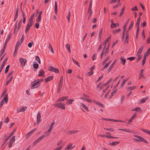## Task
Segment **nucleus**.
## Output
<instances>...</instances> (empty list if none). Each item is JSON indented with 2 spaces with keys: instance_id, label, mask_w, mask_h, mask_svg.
Listing matches in <instances>:
<instances>
[{
  "instance_id": "cd10ccee",
  "label": "nucleus",
  "mask_w": 150,
  "mask_h": 150,
  "mask_svg": "<svg viewBox=\"0 0 150 150\" xmlns=\"http://www.w3.org/2000/svg\"><path fill=\"white\" fill-rule=\"evenodd\" d=\"M140 21V19L139 18H138L137 19V22H136V25L137 26V28H139V24Z\"/></svg>"
},
{
  "instance_id": "6e6d98bb",
  "label": "nucleus",
  "mask_w": 150,
  "mask_h": 150,
  "mask_svg": "<svg viewBox=\"0 0 150 150\" xmlns=\"http://www.w3.org/2000/svg\"><path fill=\"white\" fill-rule=\"evenodd\" d=\"M139 30V28H137V30L136 33V39H137V38L138 37Z\"/></svg>"
},
{
  "instance_id": "58836bf2",
  "label": "nucleus",
  "mask_w": 150,
  "mask_h": 150,
  "mask_svg": "<svg viewBox=\"0 0 150 150\" xmlns=\"http://www.w3.org/2000/svg\"><path fill=\"white\" fill-rule=\"evenodd\" d=\"M72 146V144H68L67 147L65 148V150H69L70 149L71 147Z\"/></svg>"
},
{
  "instance_id": "37998d69",
  "label": "nucleus",
  "mask_w": 150,
  "mask_h": 150,
  "mask_svg": "<svg viewBox=\"0 0 150 150\" xmlns=\"http://www.w3.org/2000/svg\"><path fill=\"white\" fill-rule=\"evenodd\" d=\"M127 81V80H125V79H124L123 81L122 82V83L120 85V86L121 87H122L125 84V83Z\"/></svg>"
},
{
  "instance_id": "4c0bfd02",
  "label": "nucleus",
  "mask_w": 150,
  "mask_h": 150,
  "mask_svg": "<svg viewBox=\"0 0 150 150\" xmlns=\"http://www.w3.org/2000/svg\"><path fill=\"white\" fill-rule=\"evenodd\" d=\"M117 25L116 23H112L110 25V27L111 28H114L116 27Z\"/></svg>"
},
{
  "instance_id": "f8f14e48",
  "label": "nucleus",
  "mask_w": 150,
  "mask_h": 150,
  "mask_svg": "<svg viewBox=\"0 0 150 150\" xmlns=\"http://www.w3.org/2000/svg\"><path fill=\"white\" fill-rule=\"evenodd\" d=\"M27 109V107L26 106H23L21 107L20 109H18V112H23L25 111Z\"/></svg>"
},
{
  "instance_id": "c03bdc74",
  "label": "nucleus",
  "mask_w": 150,
  "mask_h": 150,
  "mask_svg": "<svg viewBox=\"0 0 150 150\" xmlns=\"http://www.w3.org/2000/svg\"><path fill=\"white\" fill-rule=\"evenodd\" d=\"M22 19H21L19 21V22L17 24L18 29H19L21 24L22 22Z\"/></svg>"
},
{
  "instance_id": "a211bd4d",
  "label": "nucleus",
  "mask_w": 150,
  "mask_h": 150,
  "mask_svg": "<svg viewBox=\"0 0 150 150\" xmlns=\"http://www.w3.org/2000/svg\"><path fill=\"white\" fill-rule=\"evenodd\" d=\"M78 132L79 131L78 130H74L69 131L67 133L68 134H73L74 133H76Z\"/></svg>"
},
{
  "instance_id": "a19ab883",
  "label": "nucleus",
  "mask_w": 150,
  "mask_h": 150,
  "mask_svg": "<svg viewBox=\"0 0 150 150\" xmlns=\"http://www.w3.org/2000/svg\"><path fill=\"white\" fill-rule=\"evenodd\" d=\"M22 14H23V23H25V14L23 12H22Z\"/></svg>"
},
{
  "instance_id": "5fc2aeb1",
  "label": "nucleus",
  "mask_w": 150,
  "mask_h": 150,
  "mask_svg": "<svg viewBox=\"0 0 150 150\" xmlns=\"http://www.w3.org/2000/svg\"><path fill=\"white\" fill-rule=\"evenodd\" d=\"M63 98H64L63 97H62L61 98H58L57 100V101L58 102H61L63 101L64 100Z\"/></svg>"
},
{
  "instance_id": "6ab92c4d",
  "label": "nucleus",
  "mask_w": 150,
  "mask_h": 150,
  "mask_svg": "<svg viewBox=\"0 0 150 150\" xmlns=\"http://www.w3.org/2000/svg\"><path fill=\"white\" fill-rule=\"evenodd\" d=\"M143 48V46H142L137 52V54L141 55V53H142Z\"/></svg>"
},
{
  "instance_id": "c756f323",
  "label": "nucleus",
  "mask_w": 150,
  "mask_h": 150,
  "mask_svg": "<svg viewBox=\"0 0 150 150\" xmlns=\"http://www.w3.org/2000/svg\"><path fill=\"white\" fill-rule=\"evenodd\" d=\"M136 116V115L135 113L132 117L129 120V122H131L132 120L134 119Z\"/></svg>"
},
{
  "instance_id": "dca6fc26",
  "label": "nucleus",
  "mask_w": 150,
  "mask_h": 150,
  "mask_svg": "<svg viewBox=\"0 0 150 150\" xmlns=\"http://www.w3.org/2000/svg\"><path fill=\"white\" fill-rule=\"evenodd\" d=\"M119 130H122L128 133H131V131L129 129H119Z\"/></svg>"
},
{
  "instance_id": "864d4df0",
  "label": "nucleus",
  "mask_w": 150,
  "mask_h": 150,
  "mask_svg": "<svg viewBox=\"0 0 150 150\" xmlns=\"http://www.w3.org/2000/svg\"><path fill=\"white\" fill-rule=\"evenodd\" d=\"M36 59V60L37 61H38L39 64H40L41 63V62H40V58L39 57H38V56L36 57V59Z\"/></svg>"
},
{
  "instance_id": "4be33fe9",
  "label": "nucleus",
  "mask_w": 150,
  "mask_h": 150,
  "mask_svg": "<svg viewBox=\"0 0 150 150\" xmlns=\"http://www.w3.org/2000/svg\"><path fill=\"white\" fill-rule=\"evenodd\" d=\"M118 85H119V84L117 83L115 87V90L113 92H112L111 93V94L112 96L114 95L115 94V93H116V91H117L116 90V88H117V87L118 86Z\"/></svg>"
},
{
  "instance_id": "6e6552de",
  "label": "nucleus",
  "mask_w": 150,
  "mask_h": 150,
  "mask_svg": "<svg viewBox=\"0 0 150 150\" xmlns=\"http://www.w3.org/2000/svg\"><path fill=\"white\" fill-rule=\"evenodd\" d=\"M36 129H34L31 130L30 132H29L27 134L25 138L26 139H28L29 137H30L31 134H33V133L35 132L36 131Z\"/></svg>"
},
{
  "instance_id": "603ef678",
  "label": "nucleus",
  "mask_w": 150,
  "mask_h": 150,
  "mask_svg": "<svg viewBox=\"0 0 150 150\" xmlns=\"http://www.w3.org/2000/svg\"><path fill=\"white\" fill-rule=\"evenodd\" d=\"M49 47L51 52L52 53H54V51L52 46L50 45Z\"/></svg>"
},
{
  "instance_id": "72a5a7b5",
  "label": "nucleus",
  "mask_w": 150,
  "mask_h": 150,
  "mask_svg": "<svg viewBox=\"0 0 150 150\" xmlns=\"http://www.w3.org/2000/svg\"><path fill=\"white\" fill-rule=\"evenodd\" d=\"M71 16V13L69 11L68 14V16L67 17V20L69 23L70 22V18Z\"/></svg>"
},
{
  "instance_id": "e433bc0d",
  "label": "nucleus",
  "mask_w": 150,
  "mask_h": 150,
  "mask_svg": "<svg viewBox=\"0 0 150 150\" xmlns=\"http://www.w3.org/2000/svg\"><path fill=\"white\" fill-rule=\"evenodd\" d=\"M119 142H113L111 143H110V144L113 146H115L117 144L119 143Z\"/></svg>"
},
{
  "instance_id": "4468645a",
  "label": "nucleus",
  "mask_w": 150,
  "mask_h": 150,
  "mask_svg": "<svg viewBox=\"0 0 150 150\" xmlns=\"http://www.w3.org/2000/svg\"><path fill=\"white\" fill-rule=\"evenodd\" d=\"M38 76L40 77H43L44 76V71L43 70L41 69L40 70Z\"/></svg>"
},
{
  "instance_id": "f3484780",
  "label": "nucleus",
  "mask_w": 150,
  "mask_h": 150,
  "mask_svg": "<svg viewBox=\"0 0 150 150\" xmlns=\"http://www.w3.org/2000/svg\"><path fill=\"white\" fill-rule=\"evenodd\" d=\"M133 111H137L138 112H139L141 110V109L140 107H136L132 110Z\"/></svg>"
},
{
  "instance_id": "a18cd8bd",
  "label": "nucleus",
  "mask_w": 150,
  "mask_h": 150,
  "mask_svg": "<svg viewBox=\"0 0 150 150\" xmlns=\"http://www.w3.org/2000/svg\"><path fill=\"white\" fill-rule=\"evenodd\" d=\"M136 88V86H132L128 88L127 89L130 90H133Z\"/></svg>"
},
{
  "instance_id": "1a4fd4ad",
  "label": "nucleus",
  "mask_w": 150,
  "mask_h": 150,
  "mask_svg": "<svg viewBox=\"0 0 150 150\" xmlns=\"http://www.w3.org/2000/svg\"><path fill=\"white\" fill-rule=\"evenodd\" d=\"M15 136H13L10 139V141L9 142V145L8 146V147L9 148H11V146L13 143L14 142H15Z\"/></svg>"
},
{
  "instance_id": "052dcab7",
  "label": "nucleus",
  "mask_w": 150,
  "mask_h": 150,
  "mask_svg": "<svg viewBox=\"0 0 150 150\" xmlns=\"http://www.w3.org/2000/svg\"><path fill=\"white\" fill-rule=\"evenodd\" d=\"M7 91L6 90H5L3 93L2 95H4V96H7V97H8V94L6 93Z\"/></svg>"
},
{
  "instance_id": "c9c22d12",
  "label": "nucleus",
  "mask_w": 150,
  "mask_h": 150,
  "mask_svg": "<svg viewBox=\"0 0 150 150\" xmlns=\"http://www.w3.org/2000/svg\"><path fill=\"white\" fill-rule=\"evenodd\" d=\"M54 123H55V122H54V121H53V122L50 125V126L49 127V129H48L51 131L52 129L53 128V126L54 124Z\"/></svg>"
},
{
  "instance_id": "0eeeda50",
  "label": "nucleus",
  "mask_w": 150,
  "mask_h": 150,
  "mask_svg": "<svg viewBox=\"0 0 150 150\" xmlns=\"http://www.w3.org/2000/svg\"><path fill=\"white\" fill-rule=\"evenodd\" d=\"M45 135H43L42 136L40 137L38 139L35 140L33 142V144L34 145H36L40 141H41L45 137Z\"/></svg>"
},
{
  "instance_id": "de8ad7c7",
  "label": "nucleus",
  "mask_w": 150,
  "mask_h": 150,
  "mask_svg": "<svg viewBox=\"0 0 150 150\" xmlns=\"http://www.w3.org/2000/svg\"><path fill=\"white\" fill-rule=\"evenodd\" d=\"M109 58V56H108L104 60V61L102 63V64L103 65H104L105 64L106 62L108 60Z\"/></svg>"
},
{
  "instance_id": "9d476101",
  "label": "nucleus",
  "mask_w": 150,
  "mask_h": 150,
  "mask_svg": "<svg viewBox=\"0 0 150 150\" xmlns=\"http://www.w3.org/2000/svg\"><path fill=\"white\" fill-rule=\"evenodd\" d=\"M92 0H91L90 5H89V7L88 8V11L89 12V11H90V14L89 16V17L88 18V19H89L90 17L91 16V15L92 14V10H91V7H92Z\"/></svg>"
},
{
  "instance_id": "412c9836",
  "label": "nucleus",
  "mask_w": 150,
  "mask_h": 150,
  "mask_svg": "<svg viewBox=\"0 0 150 150\" xmlns=\"http://www.w3.org/2000/svg\"><path fill=\"white\" fill-rule=\"evenodd\" d=\"M80 105L82 106L83 108L85 110H86L87 111H88L89 110L88 108L87 107V106L85 105L83 103H80Z\"/></svg>"
},
{
  "instance_id": "ddd939ff",
  "label": "nucleus",
  "mask_w": 150,
  "mask_h": 150,
  "mask_svg": "<svg viewBox=\"0 0 150 150\" xmlns=\"http://www.w3.org/2000/svg\"><path fill=\"white\" fill-rule=\"evenodd\" d=\"M3 102V103H4V102L6 104L8 101V97H7V96H4L3 99H2L1 101Z\"/></svg>"
},
{
  "instance_id": "774afa93",
  "label": "nucleus",
  "mask_w": 150,
  "mask_h": 150,
  "mask_svg": "<svg viewBox=\"0 0 150 150\" xmlns=\"http://www.w3.org/2000/svg\"><path fill=\"white\" fill-rule=\"evenodd\" d=\"M63 146H60L59 147H57L55 148L54 150H60L62 148Z\"/></svg>"
},
{
  "instance_id": "9b49d317",
  "label": "nucleus",
  "mask_w": 150,
  "mask_h": 150,
  "mask_svg": "<svg viewBox=\"0 0 150 150\" xmlns=\"http://www.w3.org/2000/svg\"><path fill=\"white\" fill-rule=\"evenodd\" d=\"M19 29H18L17 23V22L15 24V26L13 30V33L16 35L17 34L18 30Z\"/></svg>"
},
{
  "instance_id": "7c9ffc66",
  "label": "nucleus",
  "mask_w": 150,
  "mask_h": 150,
  "mask_svg": "<svg viewBox=\"0 0 150 150\" xmlns=\"http://www.w3.org/2000/svg\"><path fill=\"white\" fill-rule=\"evenodd\" d=\"M11 38V36L10 35H9L8 36V38H7V39L6 40V41L4 42V45H6L7 43L8 42V41L9 39Z\"/></svg>"
},
{
  "instance_id": "ea45409f",
  "label": "nucleus",
  "mask_w": 150,
  "mask_h": 150,
  "mask_svg": "<svg viewBox=\"0 0 150 150\" xmlns=\"http://www.w3.org/2000/svg\"><path fill=\"white\" fill-rule=\"evenodd\" d=\"M41 20V16H38V18H37L36 21L37 23H39Z\"/></svg>"
},
{
  "instance_id": "0e129e2a",
  "label": "nucleus",
  "mask_w": 150,
  "mask_h": 150,
  "mask_svg": "<svg viewBox=\"0 0 150 150\" xmlns=\"http://www.w3.org/2000/svg\"><path fill=\"white\" fill-rule=\"evenodd\" d=\"M38 64H33V67L35 69H37L38 68Z\"/></svg>"
},
{
  "instance_id": "680f3d73",
  "label": "nucleus",
  "mask_w": 150,
  "mask_h": 150,
  "mask_svg": "<svg viewBox=\"0 0 150 150\" xmlns=\"http://www.w3.org/2000/svg\"><path fill=\"white\" fill-rule=\"evenodd\" d=\"M96 54H94L92 57V60H95L96 59Z\"/></svg>"
},
{
  "instance_id": "b1692460",
  "label": "nucleus",
  "mask_w": 150,
  "mask_h": 150,
  "mask_svg": "<svg viewBox=\"0 0 150 150\" xmlns=\"http://www.w3.org/2000/svg\"><path fill=\"white\" fill-rule=\"evenodd\" d=\"M111 62V61H109L108 63H106L105 65H104L103 68H102V70H103L104 69L107 67L108 65L110 64Z\"/></svg>"
},
{
  "instance_id": "393cba45",
  "label": "nucleus",
  "mask_w": 150,
  "mask_h": 150,
  "mask_svg": "<svg viewBox=\"0 0 150 150\" xmlns=\"http://www.w3.org/2000/svg\"><path fill=\"white\" fill-rule=\"evenodd\" d=\"M41 117V115L40 114V112H38V114L37 116V122L38 123L37 124H38L39 123V121L40 120Z\"/></svg>"
},
{
  "instance_id": "473e14b6",
  "label": "nucleus",
  "mask_w": 150,
  "mask_h": 150,
  "mask_svg": "<svg viewBox=\"0 0 150 150\" xmlns=\"http://www.w3.org/2000/svg\"><path fill=\"white\" fill-rule=\"evenodd\" d=\"M74 100L73 99H69L67 101V104L68 105H70L72 103L73 101Z\"/></svg>"
},
{
  "instance_id": "8fccbe9b",
  "label": "nucleus",
  "mask_w": 150,
  "mask_h": 150,
  "mask_svg": "<svg viewBox=\"0 0 150 150\" xmlns=\"http://www.w3.org/2000/svg\"><path fill=\"white\" fill-rule=\"evenodd\" d=\"M73 61V62L75 63L78 67H80V65L79 64L78 62H77L73 58H72Z\"/></svg>"
},
{
  "instance_id": "c85d7f7f",
  "label": "nucleus",
  "mask_w": 150,
  "mask_h": 150,
  "mask_svg": "<svg viewBox=\"0 0 150 150\" xmlns=\"http://www.w3.org/2000/svg\"><path fill=\"white\" fill-rule=\"evenodd\" d=\"M115 64V62H114L112 63V64H111V65L110 66V67L109 68V69L108 70V72H110V70H111L113 66Z\"/></svg>"
},
{
  "instance_id": "f257e3e1",
  "label": "nucleus",
  "mask_w": 150,
  "mask_h": 150,
  "mask_svg": "<svg viewBox=\"0 0 150 150\" xmlns=\"http://www.w3.org/2000/svg\"><path fill=\"white\" fill-rule=\"evenodd\" d=\"M43 81V79H40L36 80L32 82L31 83L32 86L31 88L32 89H34L40 86L41 82H42Z\"/></svg>"
},
{
  "instance_id": "338daca9",
  "label": "nucleus",
  "mask_w": 150,
  "mask_h": 150,
  "mask_svg": "<svg viewBox=\"0 0 150 150\" xmlns=\"http://www.w3.org/2000/svg\"><path fill=\"white\" fill-rule=\"evenodd\" d=\"M66 47L67 49V50L68 49L70 48V45H69V44L67 43L66 44Z\"/></svg>"
},
{
  "instance_id": "bf43d9fd",
  "label": "nucleus",
  "mask_w": 150,
  "mask_h": 150,
  "mask_svg": "<svg viewBox=\"0 0 150 150\" xmlns=\"http://www.w3.org/2000/svg\"><path fill=\"white\" fill-rule=\"evenodd\" d=\"M33 43V41H32V42H30L29 43L28 45V47L30 48L31 47H32Z\"/></svg>"
},
{
  "instance_id": "7ed1b4c3",
  "label": "nucleus",
  "mask_w": 150,
  "mask_h": 150,
  "mask_svg": "<svg viewBox=\"0 0 150 150\" xmlns=\"http://www.w3.org/2000/svg\"><path fill=\"white\" fill-rule=\"evenodd\" d=\"M55 106L56 107L59 108L63 110L65 109V104L62 103H57L55 104Z\"/></svg>"
},
{
  "instance_id": "aec40b11",
  "label": "nucleus",
  "mask_w": 150,
  "mask_h": 150,
  "mask_svg": "<svg viewBox=\"0 0 150 150\" xmlns=\"http://www.w3.org/2000/svg\"><path fill=\"white\" fill-rule=\"evenodd\" d=\"M33 23V21H31L29 20V21L28 23L27 26L28 27L30 28L31 26H32V25Z\"/></svg>"
},
{
  "instance_id": "4d7b16f0",
  "label": "nucleus",
  "mask_w": 150,
  "mask_h": 150,
  "mask_svg": "<svg viewBox=\"0 0 150 150\" xmlns=\"http://www.w3.org/2000/svg\"><path fill=\"white\" fill-rule=\"evenodd\" d=\"M102 30H103V29L102 28H101L100 30V31H99V32L98 33V36H99V38H100V37H101V34H102Z\"/></svg>"
},
{
  "instance_id": "49530a36",
  "label": "nucleus",
  "mask_w": 150,
  "mask_h": 150,
  "mask_svg": "<svg viewBox=\"0 0 150 150\" xmlns=\"http://www.w3.org/2000/svg\"><path fill=\"white\" fill-rule=\"evenodd\" d=\"M137 56H138V58L137 59V62L139 61L142 58V55L137 54Z\"/></svg>"
},
{
  "instance_id": "f704fd0d",
  "label": "nucleus",
  "mask_w": 150,
  "mask_h": 150,
  "mask_svg": "<svg viewBox=\"0 0 150 150\" xmlns=\"http://www.w3.org/2000/svg\"><path fill=\"white\" fill-rule=\"evenodd\" d=\"M121 31V29H119L117 30H114L112 31L113 33L114 34H116L117 33H118L120 32Z\"/></svg>"
},
{
  "instance_id": "2eb2a0df",
  "label": "nucleus",
  "mask_w": 150,
  "mask_h": 150,
  "mask_svg": "<svg viewBox=\"0 0 150 150\" xmlns=\"http://www.w3.org/2000/svg\"><path fill=\"white\" fill-rule=\"evenodd\" d=\"M93 101L96 104L102 107V108H104V105L102 103H101L96 100H93Z\"/></svg>"
},
{
  "instance_id": "e2e57ef3",
  "label": "nucleus",
  "mask_w": 150,
  "mask_h": 150,
  "mask_svg": "<svg viewBox=\"0 0 150 150\" xmlns=\"http://www.w3.org/2000/svg\"><path fill=\"white\" fill-rule=\"evenodd\" d=\"M13 71H11V72H10L8 74V75H7V77H6L7 78L9 77L10 76H11L12 75V74H13Z\"/></svg>"
},
{
  "instance_id": "5701e85b",
  "label": "nucleus",
  "mask_w": 150,
  "mask_h": 150,
  "mask_svg": "<svg viewBox=\"0 0 150 150\" xmlns=\"http://www.w3.org/2000/svg\"><path fill=\"white\" fill-rule=\"evenodd\" d=\"M121 62H122L123 64L124 65L126 62V59L123 57H120Z\"/></svg>"
},
{
  "instance_id": "2f4dec72",
  "label": "nucleus",
  "mask_w": 150,
  "mask_h": 150,
  "mask_svg": "<svg viewBox=\"0 0 150 150\" xmlns=\"http://www.w3.org/2000/svg\"><path fill=\"white\" fill-rule=\"evenodd\" d=\"M148 98H143L141 100L140 102L142 103H143L146 101L147 100Z\"/></svg>"
},
{
  "instance_id": "39448f33",
  "label": "nucleus",
  "mask_w": 150,
  "mask_h": 150,
  "mask_svg": "<svg viewBox=\"0 0 150 150\" xmlns=\"http://www.w3.org/2000/svg\"><path fill=\"white\" fill-rule=\"evenodd\" d=\"M19 60L21 66L22 67L24 66L27 62L26 60L25 59L21 58L19 59Z\"/></svg>"
},
{
  "instance_id": "20e7f679",
  "label": "nucleus",
  "mask_w": 150,
  "mask_h": 150,
  "mask_svg": "<svg viewBox=\"0 0 150 150\" xmlns=\"http://www.w3.org/2000/svg\"><path fill=\"white\" fill-rule=\"evenodd\" d=\"M108 51V50H107V49H106V50L103 49L102 52L100 54V59H102L107 54Z\"/></svg>"
},
{
  "instance_id": "bb28decb",
  "label": "nucleus",
  "mask_w": 150,
  "mask_h": 150,
  "mask_svg": "<svg viewBox=\"0 0 150 150\" xmlns=\"http://www.w3.org/2000/svg\"><path fill=\"white\" fill-rule=\"evenodd\" d=\"M53 79L52 76H50L47 78L45 79L46 82H48L51 80Z\"/></svg>"
},
{
  "instance_id": "f03ea898",
  "label": "nucleus",
  "mask_w": 150,
  "mask_h": 150,
  "mask_svg": "<svg viewBox=\"0 0 150 150\" xmlns=\"http://www.w3.org/2000/svg\"><path fill=\"white\" fill-rule=\"evenodd\" d=\"M134 136L137 138V139L138 141H139L138 142H143L147 144H148V142L143 137L135 135H134Z\"/></svg>"
},
{
  "instance_id": "79ce46f5",
  "label": "nucleus",
  "mask_w": 150,
  "mask_h": 150,
  "mask_svg": "<svg viewBox=\"0 0 150 150\" xmlns=\"http://www.w3.org/2000/svg\"><path fill=\"white\" fill-rule=\"evenodd\" d=\"M51 132V131L49 129H48L47 131L45 133L46 136H49Z\"/></svg>"
},
{
  "instance_id": "423d86ee",
  "label": "nucleus",
  "mask_w": 150,
  "mask_h": 150,
  "mask_svg": "<svg viewBox=\"0 0 150 150\" xmlns=\"http://www.w3.org/2000/svg\"><path fill=\"white\" fill-rule=\"evenodd\" d=\"M49 70L56 73H59V70L57 68L52 66L49 67Z\"/></svg>"
},
{
  "instance_id": "09e8293b",
  "label": "nucleus",
  "mask_w": 150,
  "mask_h": 150,
  "mask_svg": "<svg viewBox=\"0 0 150 150\" xmlns=\"http://www.w3.org/2000/svg\"><path fill=\"white\" fill-rule=\"evenodd\" d=\"M150 53V48H149L147 50L146 52L145 53V54L146 56H148Z\"/></svg>"
},
{
  "instance_id": "69168bd1",
  "label": "nucleus",
  "mask_w": 150,
  "mask_h": 150,
  "mask_svg": "<svg viewBox=\"0 0 150 150\" xmlns=\"http://www.w3.org/2000/svg\"><path fill=\"white\" fill-rule=\"evenodd\" d=\"M141 78H143V79L145 78V76L143 74H139V79H140Z\"/></svg>"
},
{
  "instance_id": "3c124183",
  "label": "nucleus",
  "mask_w": 150,
  "mask_h": 150,
  "mask_svg": "<svg viewBox=\"0 0 150 150\" xmlns=\"http://www.w3.org/2000/svg\"><path fill=\"white\" fill-rule=\"evenodd\" d=\"M105 138H118V137H113L112 136H110V135H106V137Z\"/></svg>"
},
{
  "instance_id": "13d9d810",
  "label": "nucleus",
  "mask_w": 150,
  "mask_h": 150,
  "mask_svg": "<svg viewBox=\"0 0 150 150\" xmlns=\"http://www.w3.org/2000/svg\"><path fill=\"white\" fill-rule=\"evenodd\" d=\"M9 65H8V66H6V67L5 69V73H6L8 72V69L9 68Z\"/></svg>"
},
{
  "instance_id": "a878e982",
  "label": "nucleus",
  "mask_w": 150,
  "mask_h": 150,
  "mask_svg": "<svg viewBox=\"0 0 150 150\" xmlns=\"http://www.w3.org/2000/svg\"><path fill=\"white\" fill-rule=\"evenodd\" d=\"M134 24V22L133 21L131 22L130 25H129L128 29H127V31L129 32L130 30L132 28V26Z\"/></svg>"
}]
</instances>
